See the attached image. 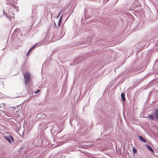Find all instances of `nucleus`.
I'll return each mask as SVG.
<instances>
[{"label": "nucleus", "mask_w": 158, "mask_h": 158, "mask_svg": "<svg viewBox=\"0 0 158 158\" xmlns=\"http://www.w3.org/2000/svg\"><path fill=\"white\" fill-rule=\"evenodd\" d=\"M40 91V90H37V91H36L35 92V94H37V93H38V92Z\"/></svg>", "instance_id": "19"}, {"label": "nucleus", "mask_w": 158, "mask_h": 158, "mask_svg": "<svg viewBox=\"0 0 158 158\" xmlns=\"http://www.w3.org/2000/svg\"><path fill=\"white\" fill-rule=\"evenodd\" d=\"M147 118L149 119L153 120L154 119V116L153 115H150Z\"/></svg>", "instance_id": "10"}, {"label": "nucleus", "mask_w": 158, "mask_h": 158, "mask_svg": "<svg viewBox=\"0 0 158 158\" xmlns=\"http://www.w3.org/2000/svg\"><path fill=\"white\" fill-rule=\"evenodd\" d=\"M24 78L25 80V84L27 85L28 84L31 80V75L28 73H27L24 75Z\"/></svg>", "instance_id": "2"}, {"label": "nucleus", "mask_w": 158, "mask_h": 158, "mask_svg": "<svg viewBox=\"0 0 158 158\" xmlns=\"http://www.w3.org/2000/svg\"><path fill=\"white\" fill-rule=\"evenodd\" d=\"M12 19H15V18H14V17L13 16H12Z\"/></svg>", "instance_id": "21"}, {"label": "nucleus", "mask_w": 158, "mask_h": 158, "mask_svg": "<svg viewBox=\"0 0 158 158\" xmlns=\"http://www.w3.org/2000/svg\"><path fill=\"white\" fill-rule=\"evenodd\" d=\"M52 15V14L51 13V15Z\"/></svg>", "instance_id": "23"}, {"label": "nucleus", "mask_w": 158, "mask_h": 158, "mask_svg": "<svg viewBox=\"0 0 158 158\" xmlns=\"http://www.w3.org/2000/svg\"><path fill=\"white\" fill-rule=\"evenodd\" d=\"M138 138L142 142L144 143H146V140L144 139L142 136H138Z\"/></svg>", "instance_id": "5"}, {"label": "nucleus", "mask_w": 158, "mask_h": 158, "mask_svg": "<svg viewBox=\"0 0 158 158\" xmlns=\"http://www.w3.org/2000/svg\"><path fill=\"white\" fill-rule=\"evenodd\" d=\"M4 103H2L0 104V108H1L2 107H3L4 106Z\"/></svg>", "instance_id": "16"}, {"label": "nucleus", "mask_w": 158, "mask_h": 158, "mask_svg": "<svg viewBox=\"0 0 158 158\" xmlns=\"http://www.w3.org/2000/svg\"><path fill=\"white\" fill-rule=\"evenodd\" d=\"M62 15L61 16V17H60V18L58 22V26H59L60 25V23H61V21H62Z\"/></svg>", "instance_id": "9"}, {"label": "nucleus", "mask_w": 158, "mask_h": 158, "mask_svg": "<svg viewBox=\"0 0 158 158\" xmlns=\"http://www.w3.org/2000/svg\"><path fill=\"white\" fill-rule=\"evenodd\" d=\"M4 137L10 143H11L14 141V139L10 135L4 136Z\"/></svg>", "instance_id": "3"}, {"label": "nucleus", "mask_w": 158, "mask_h": 158, "mask_svg": "<svg viewBox=\"0 0 158 158\" xmlns=\"http://www.w3.org/2000/svg\"><path fill=\"white\" fill-rule=\"evenodd\" d=\"M0 111L2 113H3L4 114H5L6 115L8 116V115L6 114H5L3 111L2 110Z\"/></svg>", "instance_id": "18"}, {"label": "nucleus", "mask_w": 158, "mask_h": 158, "mask_svg": "<svg viewBox=\"0 0 158 158\" xmlns=\"http://www.w3.org/2000/svg\"><path fill=\"white\" fill-rule=\"evenodd\" d=\"M133 152L134 153H136L137 152V150L134 147H132Z\"/></svg>", "instance_id": "12"}, {"label": "nucleus", "mask_w": 158, "mask_h": 158, "mask_svg": "<svg viewBox=\"0 0 158 158\" xmlns=\"http://www.w3.org/2000/svg\"><path fill=\"white\" fill-rule=\"evenodd\" d=\"M36 140H35V141H34V142H33V143H34V144L35 145H37V144H37V143H36Z\"/></svg>", "instance_id": "17"}, {"label": "nucleus", "mask_w": 158, "mask_h": 158, "mask_svg": "<svg viewBox=\"0 0 158 158\" xmlns=\"http://www.w3.org/2000/svg\"><path fill=\"white\" fill-rule=\"evenodd\" d=\"M121 97L122 98V99L123 100V101H124L125 100V94L123 93H122L121 94Z\"/></svg>", "instance_id": "11"}, {"label": "nucleus", "mask_w": 158, "mask_h": 158, "mask_svg": "<svg viewBox=\"0 0 158 158\" xmlns=\"http://www.w3.org/2000/svg\"><path fill=\"white\" fill-rule=\"evenodd\" d=\"M3 14H4V16H6L7 17V18L9 19V20L10 21H11V16H9L8 15V14L6 13H5V12H4V11H3Z\"/></svg>", "instance_id": "6"}, {"label": "nucleus", "mask_w": 158, "mask_h": 158, "mask_svg": "<svg viewBox=\"0 0 158 158\" xmlns=\"http://www.w3.org/2000/svg\"><path fill=\"white\" fill-rule=\"evenodd\" d=\"M155 115L156 118L158 119V109L155 110Z\"/></svg>", "instance_id": "7"}, {"label": "nucleus", "mask_w": 158, "mask_h": 158, "mask_svg": "<svg viewBox=\"0 0 158 158\" xmlns=\"http://www.w3.org/2000/svg\"><path fill=\"white\" fill-rule=\"evenodd\" d=\"M61 12V11H60V13H59V15H58V16H57V18H58V17H59V16L60 15V14Z\"/></svg>", "instance_id": "20"}, {"label": "nucleus", "mask_w": 158, "mask_h": 158, "mask_svg": "<svg viewBox=\"0 0 158 158\" xmlns=\"http://www.w3.org/2000/svg\"><path fill=\"white\" fill-rule=\"evenodd\" d=\"M10 8L8 10V13L10 16L15 15V13L19 10L17 7L15 5L11 4L10 6Z\"/></svg>", "instance_id": "1"}, {"label": "nucleus", "mask_w": 158, "mask_h": 158, "mask_svg": "<svg viewBox=\"0 0 158 158\" xmlns=\"http://www.w3.org/2000/svg\"><path fill=\"white\" fill-rule=\"evenodd\" d=\"M146 146L147 147V148L149 151L151 152H154L153 150L148 145H146Z\"/></svg>", "instance_id": "8"}, {"label": "nucleus", "mask_w": 158, "mask_h": 158, "mask_svg": "<svg viewBox=\"0 0 158 158\" xmlns=\"http://www.w3.org/2000/svg\"><path fill=\"white\" fill-rule=\"evenodd\" d=\"M37 44H36L31 49H30L29 51L28 52V53L27 55H28V53L30 52L32 50V49L34 48L37 45Z\"/></svg>", "instance_id": "13"}, {"label": "nucleus", "mask_w": 158, "mask_h": 158, "mask_svg": "<svg viewBox=\"0 0 158 158\" xmlns=\"http://www.w3.org/2000/svg\"><path fill=\"white\" fill-rule=\"evenodd\" d=\"M37 44H36L31 49H30L29 51L28 52V53L27 55H28V53L30 52L32 50V49L34 48L37 45Z\"/></svg>", "instance_id": "14"}, {"label": "nucleus", "mask_w": 158, "mask_h": 158, "mask_svg": "<svg viewBox=\"0 0 158 158\" xmlns=\"http://www.w3.org/2000/svg\"><path fill=\"white\" fill-rule=\"evenodd\" d=\"M15 107H11L10 108H14Z\"/></svg>", "instance_id": "22"}, {"label": "nucleus", "mask_w": 158, "mask_h": 158, "mask_svg": "<svg viewBox=\"0 0 158 158\" xmlns=\"http://www.w3.org/2000/svg\"><path fill=\"white\" fill-rule=\"evenodd\" d=\"M18 1V0H10V5L13 4L14 5V4L16 3Z\"/></svg>", "instance_id": "4"}, {"label": "nucleus", "mask_w": 158, "mask_h": 158, "mask_svg": "<svg viewBox=\"0 0 158 158\" xmlns=\"http://www.w3.org/2000/svg\"><path fill=\"white\" fill-rule=\"evenodd\" d=\"M37 44H36L31 49H30L29 51L28 52V53L27 55H28V53L30 52L32 50V49L34 48L37 45Z\"/></svg>", "instance_id": "15"}]
</instances>
